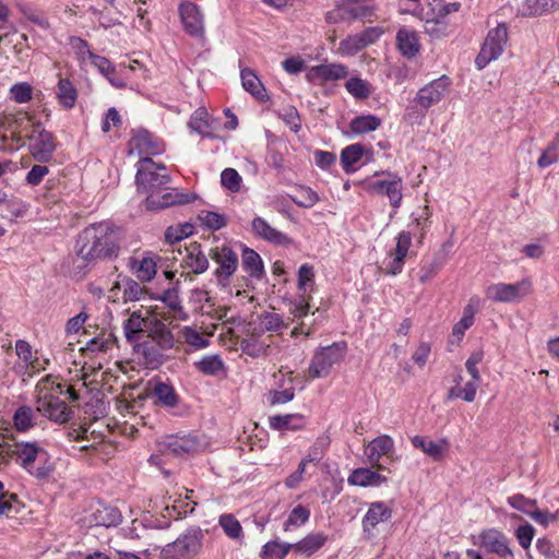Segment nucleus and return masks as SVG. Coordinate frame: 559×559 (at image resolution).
<instances>
[{"mask_svg": "<svg viewBox=\"0 0 559 559\" xmlns=\"http://www.w3.org/2000/svg\"><path fill=\"white\" fill-rule=\"evenodd\" d=\"M135 179L138 191L146 195L145 206L150 211L187 204L194 199L190 194L169 188L170 176L166 173V167L154 163L150 157L139 162Z\"/></svg>", "mask_w": 559, "mask_h": 559, "instance_id": "nucleus-1", "label": "nucleus"}, {"mask_svg": "<svg viewBox=\"0 0 559 559\" xmlns=\"http://www.w3.org/2000/svg\"><path fill=\"white\" fill-rule=\"evenodd\" d=\"M120 231L111 223L99 222L85 227L78 236L75 252L86 264L118 257Z\"/></svg>", "mask_w": 559, "mask_h": 559, "instance_id": "nucleus-2", "label": "nucleus"}, {"mask_svg": "<svg viewBox=\"0 0 559 559\" xmlns=\"http://www.w3.org/2000/svg\"><path fill=\"white\" fill-rule=\"evenodd\" d=\"M36 409L50 420L64 424L72 415V411L59 395L63 393V385L56 383L51 376H46L36 385Z\"/></svg>", "mask_w": 559, "mask_h": 559, "instance_id": "nucleus-3", "label": "nucleus"}, {"mask_svg": "<svg viewBox=\"0 0 559 559\" xmlns=\"http://www.w3.org/2000/svg\"><path fill=\"white\" fill-rule=\"evenodd\" d=\"M3 452H7L19 465L38 479L48 477L51 472L47 465V452L36 442H15L7 450L0 447V465L4 462Z\"/></svg>", "mask_w": 559, "mask_h": 559, "instance_id": "nucleus-4", "label": "nucleus"}, {"mask_svg": "<svg viewBox=\"0 0 559 559\" xmlns=\"http://www.w3.org/2000/svg\"><path fill=\"white\" fill-rule=\"evenodd\" d=\"M345 352V343H333L318 349L308 368L309 377L311 379H319L329 376L332 367L340 364L344 358Z\"/></svg>", "mask_w": 559, "mask_h": 559, "instance_id": "nucleus-5", "label": "nucleus"}, {"mask_svg": "<svg viewBox=\"0 0 559 559\" xmlns=\"http://www.w3.org/2000/svg\"><path fill=\"white\" fill-rule=\"evenodd\" d=\"M477 545L492 559H515L511 539L499 528H485L477 537Z\"/></svg>", "mask_w": 559, "mask_h": 559, "instance_id": "nucleus-6", "label": "nucleus"}, {"mask_svg": "<svg viewBox=\"0 0 559 559\" xmlns=\"http://www.w3.org/2000/svg\"><path fill=\"white\" fill-rule=\"evenodd\" d=\"M366 190L371 194L388 197L390 205L394 209L390 217L396 214L403 199V181L399 175L388 173L384 179L369 180L366 182Z\"/></svg>", "mask_w": 559, "mask_h": 559, "instance_id": "nucleus-7", "label": "nucleus"}, {"mask_svg": "<svg viewBox=\"0 0 559 559\" xmlns=\"http://www.w3.org/2000/svg\"><path fill=\"white\" fill-rule=\"evenodd\" d=\"M507 39L508 31L503 24H499L488 32L485 43L475 59V64L478 70L484 69L490 61L499 58L503 51Z\"/></svg>", "mask_w": 559, "mask_h": 559, "instance_id": "nucleus-8", "label": "nucleus"}, {"mask_svg": "<svg viewBox=\"0 0 559 559\" xmlns=\"http://www.w3.org/2000/svg\"><path fill=\"white\" fill-rule=\"evenodd\" d=\"M27 139L29 141V153L35 160L44 164L52 159L57 148L56 138L41 123L35 124V129L27 135Z\"/></svg>", "mask_w": 559, "mask_h": 559, "instance_id": "nucleus-9", "label": "nucleus"}, {"mask_svg": "<svg viewBox=\"0 0 559 559\" xmlns=\"http://www.w3.org/2000/svg\"><path fill=\"white\" fill-rule=\"evenodd\" d=\"M451 91V80L447 75L431 81L421 88L418 90L414 103L420 107V109L427 111L432 106L439 104L444 99Z\"/></svg>", "mask_w": 559, "mask_h": 559, "instance_id": "nucleus-10", "label": "nucleus"}, {"mask_svg": "<svg viewBox=\"0 0 559 559\" xmlns=\"http://www.w3.org/2000/svg\"><path fill=\"white\" fill-rule=\"evenodd\" d=\"M200 545V533L189 531L166 545L162 550V557L163 559H188L198 552Z\"/></svg>", "mask_w": 559, "mask_h": 559, "instance_id": "nucleus-11", "label": "nucleus"}, {"mask_svg": "<svg viewBox=\"0 0 559 559\" xmlns=\"http://www.w3.org/2000/svg\"><path fill=\"white\" fill-rule=\"evenodd\" d=\"M210 257L218 264L214 274L218 283L226 285L238 267V255L226 245L216 246L211 249Z\"/></svg>", "mask_w": 559, "mask_h": 559, "instance_id": "nucleus-12", "label": "nucleus"}, {"mask_svg": "<svg viewBox=\"0 0 559 559\" xmlns=\"http://www.w3.org/2000/svg\"><path fill=\"white\" fill-rule=\"evenodd\" d=\"M531 290V284L522 281L515 284L499 283L487 288L486 295L496 302H514L526 296Z\"/></svg>", "mask_w": 559, "mask_h": 559, "instance_id": "nucleus-13", "label": "nucleus"}, {"mask_svg": "<svg viewBox=\"0 0 559 559\" xmlns=\"http://www.w3.org/2000/svg\"><path fill=\"white\" fill-rule=\"evenodd\" d=\"M163 151L164 144L146 130L138 131L129 141V154L139 156L140 160Z\"/></svg>", "mask_w": 559, "mask_h": 559, "instance_id": "nucleus-14", "label": "nucleus"}, {"mask_svg": "<svg viewBox=\"0 0 559 559\" xmlns=\"http://www.w3.org/2000/svg\"><path fill=\"white\" fill-rule=\"evenodd\" d=\"M392 516V510L384 502H372L362 519V531L368 539H373L379 535L378 525L389 522Z\"/></svg>", "mask_w": 559, "mask_h": 559, "instance_id": "nucleus-15", "label": "nucleus"}, {"mask_svg": "<svg viewBox=\"0 0 559 559\" xmlns=\"http://www.w3.org/2000/svg\"><path fill=\"white\" fill-rule=\"evenodd\" d=\"M347 67L341 63H328L311 67L306 79L312 84H323L329 81H337L346 78Z\"/></svg>", "mask_w": 559, "mask_h": 559, "instance_id": "nucleus-16", "label": "nucleus"}, {"mask_svg": "<svg viewBox=\"0 0 559 559\" xmlns=\"http://www.w3.org/2000/svg\"><path fill=\"white\" fill-rule=\"evenodd\" d=\"M411 243V231L403 230L397 235L395 249L390 253L391 260L384 267L386 274L396 275L402 272Z\"/></svg>", "mask_w": 559, "mask_h": 559, "instance_id": "nucleus-17", "label": "nucleus"}, {"mask_svg": "<svg viewBox=\"0 0 559 559\" xmlns=\"http://www.w3.org/2000/svg\"><path fill=\"white\" fill-rule=\"evenodd\" d=\"M179 14L185 31L193 37H202L204 34L203 15L199 8L192 2L182 3Z\"/></svg>", "mask_w": 559, "mask_h": 559, "instance_id": "nucleus-18", "label": "nucleus"}, {"mask_svg": "<svg viewBox=\"0 0 559 559\" xmlns=\"http://www.w3.org/2000/svg\"><path fill=\"white\" fill-rule=\"evenodd\" d=\"M200 441L195 436H171L165 439L160 444V451L166 454L185 455L199 450Z\"/></svg>", "mask_w": 559, "mask_h": 559, "instance_id": "nucleus-19", "label": "nucleus"}, {"mask_svg": "<svg viewBox=\"0 0 559 559\" xmlns=\"http://www.w3.org/2000/svg\"><path fill=\"white\" fill-rule=\"evenodd\" d=\"M158 257L153 253H144L141 257L129 259V267L132 274L142 283L150 282L157 272Z\"/></svg>", "mask_w": 559, "mask_h": 559, "instance_id": "nucleus-20", "label": "nucleus"}, {"mask_svg": "<svg viewBox=\"0 0 559 559\" xmlns=\"http://www.w3.org/2000/svg\"><path fill=\"white\" fill-rule=\"evenodd\" d=\"M145 333L147 341L154 342L159 348L171 349L175 346V337L167 325L156 316L148 317V325Z\"/></svg>", "mask_w": 559, "mask_h": 559, "instance_id": "nucleus-21", "label": "nucleus"}, {"mask_svg": "<svg viewBox=\"0 0 559 559\" xmlns=\"http://www.w3.org/2000/svg\"><path fill=\"white\" fill-rule=\"evenodd\" d=\"M394 448V442L391 437L383 435L371 440L366 449L365 455L367 456L368 462L372 467H377L378 469H385L382 465L379 464L381 456L389 455Z\"/></svg>", "mask_w": 559, "mask_h": 559, "instance_id": "nucleus-22", "label": "nucleus"}, {"mask_svg": "<svg viewBox=\"0 0 559 559\" xmlns=\"http://www.w3.org/2000/svg\"><path fill=\"white\" fill-rule=\"evenodd\" d=\"M134 350L143 364L150 369L158 368L165 360L167 349L159 348L154 342L144 340L134 346Z\"/></svg>", "mask_w": 559, "mask_h": 559, "instance_id": "nucleus-23", "label": "nucleus"}, {"mask_svg": "<svg viewBox=\"0 0 559 559\" xmlns=\"http://www.w3.org/2000/svg\"><path fill=\"white\" fill-rule=\"evenodd\" d=\"M182 265L194 274H202L207 270L209 259L207 255L202 251L200 243L194 241L185 247Z\"/></svg>", "mask_w": 559, "mask_h": 559, "instance_id": "nucleus-24", "label": "nucleus"}, {"mask_svg": "<svg viewBox=\"0 0 559 559\" xmlns=\"http://www.w3.org/2000/svg\"><path fill=\"white\" fill-rule=\"evenodd\" d=\"M412 444L436 462L442 460L450 448L449 442L445 439L433 441L430 438L423 436H415L412 438Z\"/></svg>", "mask_w": 559, "mask_h": 559, "instance_id": "nucleus-25", "label": "nucleus"}, {"mask_svg": "<svg viewBox=\"0 0 559 559\" xmlns=\"http://www.w3.org/2000/svg\"><path fill=\"white\" fill-rule=\"evenodd\" d=\"M252 230L258 237L275 245L283 246L290 242L289 238L286 235L272 227L262 217H255L252 221Z\"/></svg>", "mask_w": 559, "mask_h": 559, "instance_id": "nucleus-26", "label": "nucleus"}, {"mask_svg": "<svg viewBox=\"0 0 559 559\" xmlns=\"http://www.w3.org/2000/svg\"><path fill=\"white\" fill-rule=\"evenodd\" d=\"M477 302L475 298H471L469 302L463 309V317L454 324L452 329V338L450 343H460L463 338L465 331L468 330L474 323V317L477 312Z\"/></svg>", "mask_w": 559, "mask_h": 559, "instance_id": "nucleus-27", "label": "nucleus"}, {"mask_svg": "<svg viewBox=\"0 0 559 559\" xmlns=\"http://www.w3.org/2000/svg\"><path fill=\"white\" fill-rule=\"evenodd\" d=\"M148 317H153L146 310L145 316H143L141 310L133 311L130 317L123 322V332L124 336L129 342L134 341L135 336L145 332L148 325Z\"/></svg>", "mask_w": 559, "mask_h": 559, "instance_id": "nucleus-28", "label": "nucleus"}, {"mask_svg": "<svg viewBox=\"0 0 559 559\" xmlns=\"http://www.w3.org/2000/svg\"><path fill=\"white\" fill-rule=\"evenodd\" d=\"M326 540V534L322 532L311 533L304 537L298 543L292 544L293 550L297 554L309 557L312 554L317 552L319 549H321L325 545Z\"/></svg>", "mask_w": 559, "mask_h": 559, "instance_id": "nucleus-29", "label": "nucleus"}, {"mask_svg": "<svg viewBox=\"0 0 559 559\" xmlns=\"http://www.w3.org/2000/svg\"><path fill=\"white\" fill-rule=\"evenodd\" d=\"M396 43L401 53L408 59L414 58L419 52L420 45L414 31L401 28L396 34Z\"/></svg>", "mask_w": 559, "mask_h": 559, "instance_id": "nucleus-30", "label": "nucleus"}, {"mask_svg": "<svg viewBox=\"0 0 559 559\" xmlns=\"http://www.w3.org/2000/svg\"><path fill=\"white\" fill-rule=\"evenodd\" d=\"M152 395L159 404L169 408L177 406L179 402V396L174 386L159 380L153 382Z\"/></svg>", "mask_w": 559, "mask_h": 559, "instance_id": "nucleus-31", "label": "nucleus"}, {"mask_svg": "<svg viewBox=\"0 0 559 559\" xmlns=\"http://www.w3.org/2000/svg\"><path fill=\"white\" fill-rule=\"evenodd\" d=\"M386 481V477L370 468H356L348 477V483L354 486H380Z\"/></svg>", "mask_w": 559, "mask_h": 559, "instance_id": "nucleus-32", "label": "nucleus"}, {"mask_svg": "<svg viewBox=\"0 0 559 559\" xmlns=\"http://www.w3.org/2000/svg\"><path fill=\"white\" fill-rule=\"evenodd\" d=\"M241 82L243 88L260 102L267 99V94L260 79L251 69L241 70Z\"/></svg>", "mask_w": 559, "mask_h": 559, "instance_id": "nucleus-33", "label": "nucleus"}, {"mask_svg": "<svg viewBox=\"0 0 559 559\" xmlns=\"http://www.w3.org/2000/svg\"><path fill=\"white\" fill-rule=\"evenodd\" d=\"M59 104L66 108L74 107L78 99V91L69 79L60 78L56 88Z\"/></svg>", "mask_w": 559, "mask_h": 559, "instance_id": "nucleus-34", "label": "nucleus"}, {"mask_svg": "<svg viewBox=\"0 0 559 559\" xmlns=\"http://www.w3.org/2000/svg\"><path fill=\"white\" fill-rule=\"evenodd\" d=\"M160 300L168 308L173 319L186 321L188 313L185 311L178 290L175 288L167 289L160 297Z\"/></svg>", "mask_w": 559, "mask_h": 559, "instance_id": "nucleus-35", "label": "nucleus"}, {"mask_svg": "<svg viewBox=\"0 0 559 559\" xmlns=\"http://www.w3.org/2000/svg\"><path fill=\"white\" fill-rule=\"evenodd\" d=\"M242 267L251 277L261 278L264 273L260 255L249 248L242 250Z\"/></svg>", "mask_w": 559, "mask_h": 559, "instance_id": "nucleus-36", "label": "nucleus"}, {"mask_svg": "<svg viewBox=\"0 0 559 559\" xmlns=\"http://www.w3.org/2000/svg\"><path fill=\"white\" fill-rule=\"evenodd\" d=\"M198 371L205 376H218L224 372L225 365L218 355L204 356L199 361L194 362Z\"/></svg>", "mask_w": 559, "mask_h": 559, "instance_id": "nucleus-37", "label": "nucleus"}, {"mask_svg": "<svg viewBox=\"0 0 559 559\" xmlns=\"http://www.w3.org/2000/svg\"><path fill=\"white\" fill-rule=\"evenodd\" d=\"M302 416L295 414L270 417V427L275 430H298L302 427Z\"/></svg>", "mask_w": 559, "mask_h": 559, "instance_id": "nucleus-38", "label": "nucleus"}, {"mask_svg": "<svg viewBox=\"0 0 559 559\" xmlns=\"http://www.w3.org/2000/svg\"><path fill=\"white\" fill-rule=\"evenodd\" d=\"M35 124H40V122L36 121L34 116L28 115L25 111H19L13 116L9 127L12 130L13 135H16L20 139L27 128H31L33 131L35 129Z\"/></svg>", "mask_w": 559, "mask_h": 559, "instance_id": "nucleus-39", "label": "nucleus"}, {"mask_svg": "<svg viewBox=\"0 0 559 559\" xmlns=\"http://www.w3.org/2000/svg\"><path fill=\"white\" fill-rule=\"evenodd\" d=\"M123 289L122 299L124 301H133L139 300L143 295V287L131 278H122L121 282H116L111 292L115 289Z\"/></svg>", "mask_w": 559, "mask_h": 559, "instance_id": "nucleus-40", "label": "nucleus"}, {"mask_svg": "<svg viewBox=\"0 0 559 559\" xmlns=\"http://www.w3.org/2000/svg\"><path fill=\"white\" fill-rule=\"evenodd\" d=\"M381 120L373 115L359 116L350 121V130L356 134L367 133L377 130Z\"/></svg>", "mask_w": 559, "mask_h": 559, "instance_id": "nucleus-41", "label": "nucleus"}, {"mask_svg": "<svg viewBox=\"0 0 559 559\" xmlns=\"http://www.w3.org/2000/svg\"><path fill=\"white\" fill-rule=\"evenodd\" d=\"M325 20L330 24L350 23L349 1L340 0L332 10L326 12Z\"/></svg>", "mask_w": 559, "mask_h": 559, "instance_id": "nucleus-42", "label": "nucleus"}, {"mask_svg": "<svg viewBox=\"0 0 559 559\" xmlns=\"http://www.w3.org/2000/svg\"><path fill=\"white\" fill-rule=\"evenodd\" d=\"M345 87L356 99H367L372 93V86L370 83L360 78H350L345 83Z\"/></svg>", "mask_w": 559, "mask_h": 559, "instance_id": "nucleus-43", "label": "nucleus"}, {"mask_svg": "<svg viewBox=\"0 0 559 559\" xmlns=\"http://www.w3.org/2000/svg\"><path fill=\"white\" fill-rule=\"evenodd\" d=\"M292 549V544H284L277 540H272L263 546L262 557L263 559H284Z\"/></svg>", "mask_w": 559, "mask_h": 559, "instance_id": "nucleus-44", "label": "nucleus"}, {"mask_svg": "<svg viewBox=\"0 0 559 559\" xmlns=\"http://www.w3.org/2000/svg\"><path fill=\"white\" fill-rule=\"evenodd\" d=\"M364 147L360 144L346 146L341 153V162L344 170L349 173L353 166L362 157Z\"/></svg>", "mask_w": 559, "mask_h": 559, "instance_id": "nucleus-45", "label": "nucleus"}, {"mask_svg": "<svg viewBox=\"0 0 559 559\" xmlns=\"http://www.w3.org/2000/svg\"><path fill=\"white\" fill-rule=\"evenodd\" d=\"M295 204L301 207H312L319 201L318 194L309 187H298L295 194L290 195Z\"/></svg>", "mask_w": 559, "mask_h": 559, "instance_id": "nucleus-46", "label": "nucleus"}, {"mask_svg": "<svg viewBox=\"0 0 559 559\" xmlns=\"http://www.w3.org/2000/svg\"><path fill=\"white\" fill-rule=\"evenodd\" d=\"M330 443H331V440H330L329 436L322 435V436L318 437L316 439L314 443L309 449L308 454L306 455V457H304V460L307 463H311V462L317 463V462H319L323 457L324 452L330 447Z\"/></svg>", "mask_w": 559, "mask_h": 559, "instance_id": "nucleus-47", "label": "nucleus"}, {"mask_svg": "<svg viewBox=\"0 0 559 559\" xmlns=\"http://www.w3.org/2000/svg\"><path fill=\"white\" fill-rule=\"evenodd\" d=\"M559 159V133L555 136V139L548 144L545 151L542 153L540 157L537 160V165L540 168H546Z\"/></svg>", "mask_w": 559, "mask_h": 559, "instance_id": "nucleus-48", "label": "nucleus"}, {"mask_svg": "<svg viewBox=\"0 0 559 559\" xmlns=\"http://www.w3.org/2000/svg\"><path fill=\"white\" fill-rule=\"evenodd\" d=\"M20 506L21 503L17 496L4 490L3 484L0 481V515H9L11 512H17Z\"/></svg>", "mask_w": 559, "mask_h": 559, "instance_id": "nucleus-49", "label": "nucleus"}, {"mask_svg": "<svg viewBox=\"0 0 559 559\" xmlns=\"http://www.w3.org/2000/svg\"><path fill=\"white\" fill-rule=\"evenodd\" d=\"M259 321L263 331L277 332L285 326L282 316L275 312H262Z\"/></svg>", "mask_w": 559, "mask_h": 559, "instance_id": "nucleus-50", "label": "nucleus"}, {"mask_svg": "<svg viewBox=\"0 0 559 559\" xmlns=\"http://www.w3.org/2000/svg\"><path fill=\"white\" fill-rule=\"evenodd\" d=\"M117 337L112 332H102L96 337L88 342L91 350L107 352L116 344Z\"/></svg>", "mask_w": 559, "mask_h": 559, "instance_id": "nucleus-51", "label": "nucleus"}, {"mask_svg": "<svg viewBox=\"0 0 559 559\" xmlns=\"http://www.w3.org/2000/svg\"><path fill=\"white\" fill-rule=\"evenodd\" d=\"M310 516V511L306 507L298 504L288 514L284 523V531H288L290 526L304 525Z\"/></svg>", "mask_w": 559, "mask_h": 559, "instance_id": "nucleus-52", "label": "nucleus"}, {"mask_svg": "<svg viewBox=\"0 0 559 559\" xmlns=\"http://www.w3.org/2000/svg\"><path fill=\"white\" fill-rule=\"evenodd\" d=\"M362 49H365V46L358 34L347 36L338 46V52L347 57L355 56Z\"/></svg>", "mask_w": 559, "mask_h": 559, "instance_id": "nucleus-53", "label": "nucleus"}, {"mask_svg": "<svg viewBox=\"0 0 559 559\" xmlns=\"http://www.w3.org/2000/svg\"><path fill=\"white\" fill-rule=\"evenodd\" d=\"M314 285V270L310 264H302L298 270V289L304 294L308 289L312 290Z\"/></svg>", "mask_w": 559, "mask_h": 559, "instance_id": "nucleus-54", "label": "nucleus"}, {"mask_svg": "<svg viewBox=\"0 0 559 559\" xmlns=\"http://www.w3.org/2000/svg\"><path fill=\"white\" fill-rule=\"evenodd\" d=\"M34 413L29 406H21L15 411L13 420L17 430L25 431L33 426Z\"/></svg>", "mask_w": 559, "mask_h": 559, "instance_id": "nucleus-55", "label": "nucleus"}, {"mask_svg": "<svg viewBox=\"0 0 559 559\" xmlns=\"http://www.w3.org/2000/svg\"><path fill=\"white\" fill-rule=\"evenodd\" d=\"M219 525L230 538H239L242 534V527L239 521L231 514L221 515Z\"/></svg>", "mask_w": 559, "mask_h": 559, "instance_id": "nucleus-56", "label": "nucleus"}, {"mask_svg": "<svg viewBox=\"0 0 559 559\" xmlns=\"http://www.w3.org/2000/svg\"><path fill=\"white\" fill-rule=\"evenodd\" d=\"M241 177L234 168H225L221 175V182L223 187L231 192H238L241 187Z\"/></svg>", "mask_w": 559, "mask_h": 559, "instance_id": "nucleus-57", "label": "nucleus"}, {"mask_svg": "<svg viewBox=\"0 0 559 559\" xmlns=\"http://www.w3.org/2000/svg\"><path fill=\"white\" fill-rule=\"evenodd\" d=\"M508 502L513 509H516L527 515H531L536 507L535 500L528 499L521 493L509 497Z\"/></svg>", "mask_w": 559, "mask_h": 559, "instance_id": "nucleus-58", "label": "nucleus"}, {"mask_svg": "<svg viewBox=\"0 0 559 559\" xmlns=\"http://www.w3.org/2000/svg\"><path fill=\"white\" fill-rule=\"evenodd\" d=\"M12 98L19 103L24 104L33 98V88L28 83H16L10 88Z\"/></svg>", "mask_w": 559, "mask_h": 559, "instance_id": "nucleus-59", "label": "nucleus"}, {"mask_svg": "<svg viewBox=\"0 0 559 559\" xmlns=\"http://www.w3.org/2000/svg\"><path fill=\"white\" fill-rule=\"evenodd\" d=\"M200 221L213 230H218L226 225V218L215 212L203 211L199 215Z\"/></svg>", "mask_w": 559, "mask_h": 559, "instance_id": "nucleus-60", "label": "nucleus"}, {"mask_svg": "<svg viewBox=\"0 0 559 559\" xmlns=\"http://www.w3.org/2000/svg\"><path fill=\"white\" fill-rule=\"evenodd\" d=\"M182 336L189 345L195 348H204L209 345V341L203 335L191 326H186L182 330Z\"/></svg>", "mask_w": 559, "mask_h": 559, "instance_id": "nucleus-61", "label": "nucleus"}, {"mask_svg": "<svg viewBox=\"0 0 559 559\" xmlns=\"http://www.w3.org/2000/svg\"><path fill=\"white\" fill-rule=\"evenodd\" d=\"M514 535L521 547L527 549L531 546L532 540L534 538L535 528L531 524L526 523L524 525H520L515 530Z\"/></svg>", "mask_w": 559, "mask_h": 559, "instance_id": "nucleus-62", "label": "nucleus"}, {"mask_svg": "<svg viewBox=\"0 0 559 559\" xmlns=\"http://www.w3.org/2000/svg\"><path fill=\"white\" fill-rule=\"evenodd\" d=\"M295 396V389L287 388L283 391L272 390L267 393V402L271 405L285 404L293 401Z\"/></svg>", "mask_w": 559, "mask_h": 559, "instance_id": "nucleus-63", "label": "nucleus"}, {"mask_svg": "<svg viewBox=\"0 0 559 559\" xmlns=\"http://www.w3.org/2000/svg\"><path fill=\"white\" fill-rule=\"evenodd\" d=\"M88 58L92 63L99 70V72L109 79L110 74L115 72V67L105 57L98 56L92 51H88Z\"/></svg>", "mask_w": 559, "mask_h": 559, "instance_id": "nucleus-64", "label": "nucleus"}]
</instances>
